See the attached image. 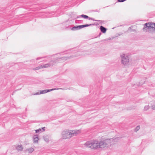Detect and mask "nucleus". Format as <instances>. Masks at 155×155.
I'll return each instance as SVG.
<instances>
[{"label":"nucleus","mask_w":155,"mask_h":155,"mask_svg":"<svg viewBox=\"0 0 155 155\" xmlns=\"http://www.w3.org/2000/svg\"><path fill=\"white\" fill-rule=\"evenodd\" d=\"M80 133V131L78 130H66L63 131L62 133V138L63 139L70 138Z\"/></svg>","instance_id":"nucleus-1"},{"label":"nucleus","mask_w":155,"mask_h":155,"mask_svg":"<svg viewBox=\"0 0 155 155\" xmlns=\"http://www.w3.org/2000/svg\"><path fill=\"white\" fill-rule=\"evenodd\" d=\"M116 138H115L114 139H113V138L107 139H104L102 140H101L99 142V148H102L103 149H106L107 148L109 145H110L111 143V142L113 141L115 142Z\"/></svg>","instance_id":"nucleus-2"},{"label":"nucleus","mask_w":155,"mask_h":155,"mask_svg":"<svg viewBox=\"0 0 155 155\" xmlns=\"http://www.w3.org/2000/svg\"><path fill=\"white\" fill-rule=\"evenodd\" d=\"M99 142L98 141L93 140L86 142L84 145L88 148L96 149L99 148Z\"/></svg>","instance_id":"nucleus-3"},{"label":"nucleus","mask_w":155,"mask_h":155,"mask_svg":"<svg viewBox=\"0 0 155 155\" xmlns=\"http://www.w3.org/2000/svg\"><path fill=\"white\" fill-rule=\"evenodd\" d=\"M59 89H62V88H53L51 89H47V90H42L40 92H38L36 93L35 94V95H38L43 94L46 93L47 92H50V91L55 90H57Z\"/></svg>","instance_id":"nucleus-4"},{"label":"nucleus","mask_w":155,"mask_h":155,"mask_svg":"<svg viewBox=\"0 0 155 155\" xmlns=\"http://www.w3.org/2000/svg\"><path fill=\"white\" fill-rule=\"evenodd\" d=\"M84 26L83 25H80L78 26H75L72 27L71 28V30L73 31H75L76 30H78L82 28H84Z\"/></svg>","instance_id":"nucleus-5"},{"label":"nucleus","mask_w":155,"mask_h":155,"mask_svg":"<svg viewBox=\"0 0 155 155\" xmlns=\"http://www.w3.org/2000/svg\"><path fill=\"white\" fill-rule=\"evenodd\" d=\"M122 63L125 66H127L129 63V59H122Z\"/></svg>","instance_id":"nucleus-6"},{"label":"nucleus","mask_w":155,"mask_h":155,"mask_svg":"<svg viewBox=\"0 0 155 155\" xmlns=\"http://www.w3.org/2000/svg\"><path fill=\"white\" fill-rule=\"evenodd\" d=\"M151 23H147L144 25V27L143 28V31H145L146 29L147 28L148 29H150Z\"/></svg>","instance_id":"nucleus-7"},{"label":"nucleus","mask_w":155,"mask_h":155,"mask_svg":"<svg viewBox=\"0 0 155 155\" xmlns=\"http://www.w3.org/2000/svg\"><path fill=\"white\" fill-rule=\"evenodd\" d=\"M52 62L51 61L49 63H48L46 64H42L41 65V68H48V67H50L51 65H52L53 64H54V63H51Z\"/></svg>","instance_id":"nucleus-8"},{"label":"nucleus","mask_w":155,"mask_h":155,"mask_svg":"<svg viewBox=\"0 0 155 155\" xmlns=\"http://www.w3.org/2000/svg\"><path fill=\"white\" fill-rule=\"evenodd\" d=\"M121 58H129L130 57V55L129 54L122 53L120 55Z\"/></svg>","instance_id":"nucleus-9"},{"label":"nucleus","mask_w":155,"mask_h":155,"mask_svg":"<svg viewBox=\"0 0 155 155\" xmlns=\"http://www.w3.org/2000/svg\"><path fill=\"white\" fill-rule=\"evenodd\" d=\"M33 142L34 143H38V135H35L33 136Z\"/></svg>","instance_id":"nucleus-10"},{"label":"nucleus","mask_w":155,"mask_h":155,"mask_svg":"<svg viewBox=\"0 0 155 155\" xmlns=\"http://www.w3.org/2000/svg\"><path fill=\"white\" fill-rule=\"evenodd\" d=\"M101 32L103 33H105L107 31V29L102 26L100 27V28Z\"/></svg>","instance_id":"nucleus-11"},{"label":"nucleus","mask_w":155,"mask_h":155,"mask_svg":"<svg viewBox=\"0 0 155 155\" xmlns=\"http://www.w3.org/2000/svg\"><path fill=\"white\" fill-rule=\"evenodd\" d=\"M81 17H83L85 19L88 18V19H89V18H90L88 16H87V15H80L77 16V18H79Z\"/></svg>","instance_id":"nucleus-12"},{"label":"nucleus","mask_w":155,"mask_h":155,"mask_svg":"<svg viewBox=\"0 0 155 155\" xmlns=\"http://www.w3.org/2000/svg\"><path fill=\"white\" fill-rule=\"evenodd\" d=\"M16 149L18 151H21L22 150L23 148L21 145H18L16 147Z\"/></svg>","instance_id":"nucleus-13"},{"label":"nucleus","mask_w":155,"mask_h":155,"mask_svg":"<svg viewBox=\"0 0 155 155\" xmlns=\"http://www.w3.org/2000/svg\"><path fill=\"white\" fill-rule=\"evenodd\" d=\"M151 26L150 29H152V30L155 31V23H151Z\"/></svg>","instance_id":"nucleus-14"},{"label":"nucleus","mask_w":155,"mask_h":155,"mask_svg":"<svg viewBox=\"0 0 155 155\" xmlns=\"http://www.w3.org/2000/svg\"><path fill=\"white\" fill-rule=\"evenodd\" d=\"M34 150V149L33 148H30L28 149H26V150L25 151H28L29 153H31Z\"/></svg>","instance_id":"nucleus-15"},{"label":"nucleus","mask_w":155,"mask_h":155,"mask_svg":"<svg viewBox=\"0 0 155 155\" xmlns=\"http://www.w3.org/2000/svg\"><path fill=\"white\" fill-rule=\"evenodd\" d=\"M43 138L44 140L46 142H48L49 141V139L48 136H44Z\"/></svg>","instance_id":"nucleus-16"},{"label":"nucleus","mask_w":155,"mask_h":155,"mask_svg":"<svg viewBox=\"0 0 155 155\" xmlns=\"http://www.w3.org/2000/svg\"><path fill=\"white\" fill-rule=\"evenodd\" d=\"M89 20H93L94 21H100L101 22L104 21H102L94 20L93 18H89Z\"/></svg>","instance_id":"nucleus-17"},{"label":"nucleus","mask_w":155,"mask_h":155,"mask_svg":"<svg viewBox=\"0 0 155 155\" xmlns=\"http://www.w3.org/2000/svg\"><path fill=\"white\" fill-rule=\"evenodd\" d=\"M94 25V24H90L84 25H83L84 26V27H83L84 28L85 27H88V26H91V25Z\"/></svg>","instance_id":"nucleus-18"},{"label":"nucleus","mask_w":155,"mask_h":155,"mask_svg":"<svg viewBox=\"0 0 155 155\" xmlns=\"http://www.w3.org/2000/svg\"><path fill=\"white\" fill-rule=\"evenodd\" d=\"M140 129V127L139 126H138L135 128L134 131L135 132H137Z\"/></svg>","instance_id":"nucleus-19"},{"label":"nucleus","mask_w":155,"mask_h":155,"mask_svg":"<svg viewBox=\"0 0 155 155\" xmlns=\"http://www.w3.org/2000/svg\"><path fill=\"white\" fill-rule=\"evenodd\" d=\"M149 108V107L148 105L145 106L144 107V110L145 111L147 110Z\"/></svg>","instance_id":"nucleus-20"},{"label":"nucleus","mask_w":155,"mask_h":155,"mask_svg":"<svg viewBox=\"0 0 155 155\" xmlns=\"http://www.w3.org/2000/svg\"><path fill=\"white\" fill-rule=\"evenodd\" d=\"M41 65L40 66H39L38 67H36L34 69V70H38L40 69H41Z\"/></svg>","instance_id":"nucleus-21"},{"label":"nucleus","mask_w":155,"mask_h":155,"mask_svg":"<svg viewBox=\"0 0 155 155\" xmlns=\"http://www.w3.org/2000/svg\"><path fill=\"white\" fill-rule=\"evenodd\" d=\"M152 109L155 110V101L153 102V104L152 106Z\"/></svg>","instance_id":"nucleus-22"},{"label":"nucleus","mask_w":155,"mask_h":155,"mask_svg":"<svg viewBox=\"0 0 155 155\" xmlns=\"http://www.w3.org/2000/svg\"><path fill=\"white\" fill-rule=\"evenodd\" d=\"M41 129H38L37 130H35V132L36 133H37L39 132L40 131H41Z\"/></svg>","instance_id":"nucleus-23"},{"label":"nucleus","mask_w":155,"mask_h":155,"mask_svg":"<svg viewBox=\"0 0 155 155\" xmlns=\"http://www.w3.org/2000/svg\"><path fill=\"white\" fill-rule=\"evenodd\" d=\"M117 1L119 2H124L123 0H118Z\"/></svg>","instance_id":"nucleus-24"},{"label":"nucleus","mask_w":155,"mask_h":155,"mask_svg":"<svg viewBox=\"0 0 155 155\" xmlns=\"http://www.w3.org/2000/svg\"><path fill=\"white\" fill-rule=\"evenodd\" d=\"M41 129L43 130V131H44L45 130V127H43Z\"/></svg>","instance_id":"nucleus-25"},{"label":"nucleus","mask_w":155,"mask_h":155,"mask_svg":"<svg viewBox=\"0 0 155 155\" xmlns=\"http://www.w3.org/2000/svg\"><path fill=\"white\" fill-rule=\"evenodd\" d=\"M58 59H56L55 60V61H58Z\"/></svg>","instance_id":"nucleus-26"},{"label":"nucleus","mask_w":155,"mask_h":155,"mask_svg":"<svg viewBox=\"0 0 155 155\" xmlns=\"http://www.w3.org/2000/svg\"><path fill=\"white\" fill-rule=\"evenodd\" d=\"M101 35V33H100L99 34V35H98L99 36H100Z\"/></svg>","instance_id":"nucleus-27"}]
</instances>
